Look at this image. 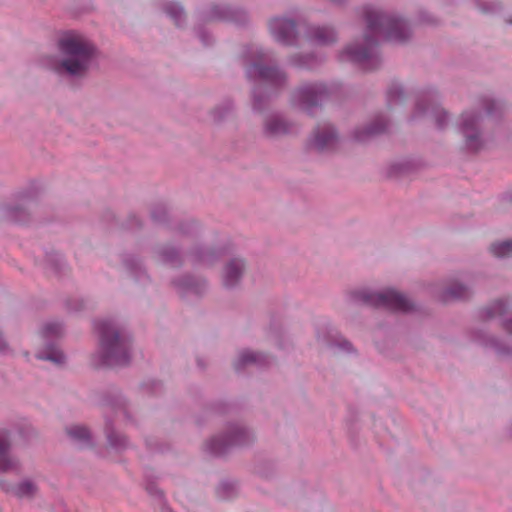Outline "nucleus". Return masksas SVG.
<instances>
[{
  "label": "nucleus",
  "mask_w": 512,
  "mask_h": 512,
  "mask_svg": "<svg viewBox=\"0 0 512 512\" xmlns=\"http://www.w3.org/2000/svg\"><path fill=\"white\" fill-rule=\"evenodd\" d=\"M362 299L369 305L392 311L406 312L413 307L412 302L406 296L391 289L383 292L363 293Z\"/></svg>",
  "instance_id": "obj_4"
},
{
  "label": "nucleus",
  "mask_w": 512,
  "mask_h": 512,
  "mask_svg": "<svg viewBox=\"0 0 512 512\" xmlns=\"http://www.w3.org/2000/svg\"><path fill=\"white\" fill-rule=\"evenodd\" d=\"M326 93V87L322 84H310L301 87L295 93L298 102L305 108L312 107L322 100V96Z\"/></svg>",
  "instance_id": "obj_7"
},
{
  "label": "nucleus",
  "mask_w": 512,
  "mask_h": 512,
  "mask_svg": "<svg viewBox=\"0 0 512 512\" xmlns=\"http://www.w3.org/2000/svg\"><path fill=\"white\" fill-rule=\"evenodd\" d=\"M59 49L64 59L55 69L59 71L63 68L74 75L83 74L95 54L93 44L77 32H68L63 35L59 40Z\"/></svg>",
  "instance_id": "obj_2"
},
{
  "label": "nucleus",
  "mask_w": 512,
  "mask_h": 512,
  "mask_svg": "<svg viewBox=\"0 0 512 512\" xmlns=\"http://www.w3.org/2000/svg\"><path fill=\"white\" fill-rule=\"evenodd\" d=\"M260 362V355L251 352V351H243L240 353L237 362L235 363V366L237 369L240 368V365H244L247 363H255Z\"/></svg>",
  "instance_id": "obj_17"
},
{
  "label": "nucleus",
  "mask_w": 512,
  "mask_h": 512,
  "mask_svg": "<svg viewBox=\"0 0 512 512\" xmlns=\"http://www.w3.org/2000/svg\"><path fill=\"white\" fill-rule=\"evenodd\" d=\"M58 330H59V326H56L55 331H53V333H58Z\"/></svg>",
  "instance_id": "obj_27"
},
{
  "label": "nucleus",
  "mask_w": 512,
  "mask_h": 512,
  "mask_svg": "<svg viewBox=\"0 0 512 512\" xmlns=\"http://www.w3.org/2000/svg\"><path fill=\"white\" fill-rule=\"evenodd\" d=\"M167 13L175 20L176 25L180 24V20L182 19V9L176 4H172L167 7Z\"/></svg>",
  "instance_id": "obj_19"
},
{
  "label": "nucleus",
  "mask_w": 512,
  "mask_h": 512,
  "mask_svg": "<svg viewBox=\"0 0 512 512\" xmlns=\"http://www.w3.org/2000/svg\"><path fill=\"white\" fill-rule=\"evenodd\" d=\"M244 263L240 259H232L224 268L223 282L225 286H234L240 279Z\"/></svg>",
  "instance_id": "obj_11"
},
{
  "label": "nucleus",
  "mask_w": 512,
  "mask_h": 512,
  "mask_svg": "<svg viewBox=\"0 0 512 512\" xmlns=\"http://www.w3.org/2000/svg\"><path fill=\"white\" fill-rule=\"evenodd\" d=\"M384 125H381V126H373L371 128H369V131L368 133L369 134H375V133H379V132H382L384 130Z\"/></svg>",
  "instance_id": "obj_24"
},
{
  "label": "nucleus",
  "mask_w": 512,
  "mask_h": 512,
  "mask_svg": "<svg viewBox=\"0 0 512 512\" xmlns=\"http://www.w3.org/2000/svg\"><path fill=\"white\" fill-rule=\"evenodd\" d=\"M432 112L434 114V117L437 119L438 126L442 127L443 126V121L440 120L438 117H439L440 114L445 116V113L443 111H440L438 108H432Z\"/></svg>",
  "instance_id": "obj_22"
},
{
  "label": "nucleus",
  "mask_w": 512,
  "mask_h": 512,
  "mask_svg": "<svg viewBox=\"0 0 512 512\" xmlns=\"http://www.w3.org/2000/svg\"><path fill=\"white\" fill-rule=\"evenodd\" d=\"M449 293L454 298H463L466 296V289L462 285H456L449 290Z\"/></svg>",
  "instance_id": "obj_20"
},
{
  "label": "nucleus",
  "mask_w": 512,
  "mask_h": 512,
  "mask_svg": "<svg viewBox=\"0 0 512 512\" xmlns=\"http://www.w3.org/2000/svg\"><path fill=\"white\" fill-rule=\"evenodd\" d=\"M265 57L266 55L263 52L255 56L246 68L247 76L279 84L284 79V75L275 67L265 66Z\"/></svg>",
  "instance_id": "obj_5"
},
{
  "label": "nucleus",
  "mask_w": 512,
  "mask_h": 512,
  "mask_svg": "<svg viewBox=\"0 0 512 512\" xmlns=\"http://www.w3.org/2000/svg\"><path fill=\"white\" fill-rule=\"evenodd\" d=\"M478 118L472 114H464L462 129L463 133L467 139V145L469 148L477 150L479 148L478 139H477V125Z\"/></svg>",
  "instance_id": "obj_9"
},
{
  "label": "nucleus",
  "mask_w": 512,
  "mask_h": 512,
  "mask_svg": "<svg viewBox=\"0 0 512 512\" xmlns=\"http://www.w3.org/2000/svg\"><path fill=\"white\" fill-rule=\"evenodd\" d=\"M498 304H499V308L496 313L501 314L504 311L503 304H502V302H499Z\"/></svg>",
  "instance_id": "obj_25"
},
{
  "label": "nucleus",
  "mask_w": 512,
  "mask_h": 512,
  "mask_svg": "<svg viewBox=\"0 0 512 512\" xmlns=\"http://www.w3.org/2000/svg\"><path fill=\"white\" fill-rule=\"evenodd\" d=\"M312 40L315 44L327 45L336 40V34L331 28L317 27L313 30Z\"/></svg>",
  "instance_id": "obj_13"
},
{
  "label": "nucleus",
  "mask_w": 512,
  "mask_h": 512,
  "mask_svg": "<svg viewBox=\"0 0 512 512\" xmlns=\"http://www.w3.org/2000/svg\"><path fill=\"white\" fill-rule=\"evenodd\" d=\"M108 439H109L110 444L115 446V447H117V448L123 447L125 445V442H126V439L123 436H119V439H115L114 436L109 435Z\"/></svg>",
  "instance_id": "obj_21"
},
{
  "label": "nucleus",
  "mask_w": 512,
  "mask_h": 512,
  "mask_svg": "<svg viewBox=\"0 0 512 512\" xmlns=\"http://www.w3.org/2000/svg\"><path fill=\"white\" fill-rule=\"evenodd\" d=\"M211 450H212L214 453H216V454H218V453H220V452H221V451H220V449H218L217 447H214V446H213V447H211Z\"/></svg>",
  "instance_id": "obj_26"
},
{
  "label": "nucleus",
  "mask_w": 512,
  "mask_h": 512,
  "mask_svg": "<svg viewBox=\"0 0 512 512\" xmlns=\"http://www.w3.org/2000/svg\"><path fill=\"white\" fill-rule=\"evenodd\" d=\"M365 18L367 33L364 37V46L362 48L348 46L342 53L341 59L362 64L365 69H372L378 64L375 38L383 35L389 41L404 42L409 37V30L402 19L372 8L365 10Z\"/></svg>",
  "instance_id": "obj_1"
},
{
  "label": "nucleus",
  "mask_w": 512,
  "mask_h": 512,
  "mask_svg": "<svg viewBox=\"0 0 512 512\" xmlns=\"http://www.w3.org/2000/svg\"><path fill=\"white\" fill-rule=\"evenodd\" d=\"M39 358L61 364L64 362L65 356L60 350L52 348L49 352L39 355Z\"/></svg>",
  "instance_id": "obj_18"
},
{
  "label": "nucleus",
  "mask_w": 512,
  "mask_h": 512,
  "mask_svg": "<svg viewBox=\"0 0 512 512\" xmlns=\"http://www.w3.org/2000/svg\"><path fill=\"white\" fill-rule=\"evenodd\" d=\"M96 329L100 337L102 359L99 365L110 367L123 366L129 363V343L120 337L112 323L99 321Z\"/></svg>",
  "instance_id": "obj_3"
},
{
  "label": "nucleus",
  "mask_w": 512,
  "mask_h": 512,
  "mask_svg": "<svg viewBox=\"0 0 512 512\" xmlns=\"http://www.w3.org/2000/svg\"><path fill=\"white\" fill-rule=\"evenodd\" d=\"M357 139L362 140L363 138L359 135H357Z\"/></svg>",
  "instance_id": "obj_28"
},
{
  "label": "nucleus",
  "mask_w": 512,
  "mask_h": 512,
  "mask_svg": "<svg viewBox=\"0 0 512 512\" xmlns=\"http://www.w3.org/2000/svg\"><path fill=\"white\" fill-rule=\"evenodd\" d=\"M0 486L4 491L12 493L19 498L32 497L37 491V487L31 481H23L18 485H11L6 481H0Z\"/></svg>",
  "instance_id": "obj_10"
},
{
  "label": "nucleus",
  "mask_w": 512,
  "mask_h": 512,
  "mask_svg": "<svg viewBox=\"0 0 512 512\" xmlns=\"http://www.w3.org/2000/svg\"><path fill=\"white\" fill-rule=\"evenodd\" d=\"M266 130L271 135H278L290 131L288 124L278 117L271 118L267 121Z\"/></svg>",
  "instance_id": "obj_14"
},
{
  "label": "nucleus",
  "mask_w": 512,
  "mask_h": 512,
  "mask_svg": "<svg viewBox=\"0 0 512 512\" xmlns=\"http://www.w3.org/2000/svg\"><path fill=\"white\" fill-rule=\"evenodd\" d=\"M337 138L331 127H324L321 131L315 134L313 144L319 150L332 148L336 143Z\"/></svg>",
  "instance_id": "obj_12"
},
{
  "label": "nucleus",
  "mask_w": 512,
  "mask_h": 512,
  "mask_svg": "<svg viewBox=\"0 0 512 512\" xmlns=\"http://www.w3.org/2000/svg\"><path fill=\"white\" fill-rule=\"evenodd\" d=\"M68 434L75 440L82 441L88 443L89 441V431L86 427L83 426H74L67 430Z\"/></svg>",
  "instance_id": "obj_16"
},
{
  "label": "nucleus",
  "mask_w": 512,
  "mask_h": 512,
  "mask_svg": "<svg viewBox=\"0 0 512 512\" xmlns=\"http://www.w3.org/2000/svg\"><path fill=\"white\" fill-rule=\"evenodd\" d=\"M490 250L492 254L497 257L512 256V241L493 243L490 247Z\"/></svg>",
  "instance_id": "obj_15"
},
{
  "label": "nucleus",
  "mask_w": 512,
  "mask_h": 512,
  "mask_svg": "<svg viewBox=\"0 0 512 512\" xmlns=\"http://www.w3.org/2000/svg\"><path fill=\"white\" fill-rule=\"evenodd\" d=\"M10 439L6 431H0V472L17 469L18 461L10 455Z\"/></svg>",
  "instance_id": "obj_8"
},
{
  "label": "nucleus",
  "mask_w": 512,
  "mask_h": 512,
  "mask_svg": "<svg viewBox=\"0 0 512 512\" xmlns=\"http://www.w3.org/2000/svg\"><path fill=\"white\" fill-rule=\"evenodd\" d=\"M402 91L400 88H391L388 92L389 98L392 99L396 95H401Z\"/></svg>",
  "instance_id": "obj_23"
},
{
  "label": "nucleus",
  "mask_w": 512,
  "mask_h": 512,
  "mask_svg": "<svg viewBox=\"0 0 512 512\" xmlns=\"http://www.w3.org/2000/svg\"><path fill=\"white\" fill-rule=\"evenodd\" d=\"M269 28L275 39L288 44L295 37V23L289 19L275 17L269 22Z\"/></svg>",
  "instance_id": "obj_6"
}]
</instances>
